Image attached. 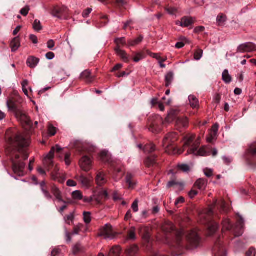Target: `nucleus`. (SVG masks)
I'll return each instance as SVG.
<instances>
[{
	"label": "nucleus",
	"mask_w": 256,
	"mask_h": 256,
	"mask_svg": "<svg viewBox=\"0 0 256 256\" xmlns=\"http://www.w3.org/2000/svg\"><path fill=\"white\" fill-rule=\"evenodd\" d=\"M178 168L184 172H188L190 170V168L187 164L178 165Z\"/></svg>",
	"instance_id": "nucleus-56"
},
{
	"label": "nucleus",
	"mask_w": 256,
	"mask_h": 256,
	"mask_svg": "<svg viewBox=\"0 0 256 256\" xmlns=\"http://www.w3.org/2000/svg\"><path fill=\"white\" fill-rule=\"evenodd\" d=\"M83 220L86 224H89L92 220L91 213L88 212H84Z\"/></svg>",
	"instance_id": "nucleus-31"
},
{
	"label": "nucleus",
	"mask_w": 256,
	"mask_h": 256,
	"mask_svg": "<svg viewBox=\"0 0 256 256\" xmlns=\"http://www.w3.org/2000/svg\"><path fill=\"white\" fill-rule=\"evenodd\" d=\"M215 256H226L225 250L222 246L216 245L214 247Z\"/></svg>",
	"instance_id": "nucleus-24"
},
{
	"label": "nucleus",
	"mask_w": 256,
	"mask_h": 256,
	"mask_svg": "<svg viewBox=\"0 0 256 256\" xmlns=\"http://www.w3.org/2000/svg\"><path fill=\"white\" fill-rule=\"evenodd\" d=\"M128 238L130 240H134L136 238V235L134 230L131 229L128 233Z\"/></svg>",
	"instance_id": "nucleus-55"
},
{
	"label": "nucleus",
	"mask_w": 256,
	"mask_h": 256,
	"mask_svg": "<svg viewBox=\"0 0 256 256\" xmlns=\"http://www.w3.org/2000/svg\"><path fill=\"white\" fill-rule=\"evenodd\" d=\"M62 148L58 145H56L55 147H52L48 154L46 156L44 160L48 163L51 164L52 160L54 158V153L56 151V153H60Z\"/></svg>",
	"instance_id": "nucleus-12"
},
{
	"label": "nucleus",
	"mask_w": 256,
	"mask_h": 256,
	"mask_svg": "<svg viewBox=\"0 0 256 256\" xmlns=\"http://www.w3.org/2000/svg\"><path fill=\"white\" fill-rule=\"evenodd\" d=\"M178 185H179L180 186V188H184V184L183 183H178V182H176L174 181H170L168 183L167 186L168 188H170V187L173 186H178Z\"/></svg>",
	"instance_id": "nucleus-44"
},
{
	"label": "nucleus",
	"mask_w": 256,
	"mask_h": 256,
	"mask_svg": "<svg viewBox=\"0 0 256 256\" xmlns=\"http://www.w3.org/2000/svg\"><path fill=\"white\" fill-rule=\"evenodd\" d=\"M194 136H188L185 138L184 146H188L194 139Z\"/></svg>",
	"instance_id": "nucleus-54"
},
{
	"label": "nucleus",
	"mask_w": 256,
	"mask_h": 256,
	"mask_svg": "<svg viewBox=\"0 0 256 256\" xmlns=\"http://www.w3.org/2000/svg\"><path fill=\"white\" fill-rule=\"evenodd\" d=\"M218 129V124H214L210 130V136L207 138L208 142H211L216 136Z\"/></svg>",
	"instance_id": "nucleus-19"
},
{
	"label": "nucleus",
	"mask_w": 256,
	"mask_h": 256,
	"mask_svg": "<svg viewBox=\"0 0 256 256\" xmlns=\"http://www.w3.org/2000/svg\"><path fill=\"white\" fill-rule=\"evenodd\" d=\"M93 197V201H94L96 204H100L101 202V196H100V194L98 196L96 195H93L92 196Z\"/></svg>",
	"instance_id": "nucleus-52"
},
{
	"label": "nucleus",
	"mask_w": 256,
	"mask_h": 256,
	"mask_svg": "<svg viewBox=\"0 0 256 256\" xmlns=\"http://www.w3.org/2000/svg\"><path fill=\"white\" fill-rule=\"evenodd\" d=\"M180 114V111L178 110L172 109L169 111L168 114L166 118L162 122L164 125L168 124L174 121L177 120Z\"/></svg>",
	"instance_id": "nucleus-7"
},
{
	"label": "nucleus",
	"mask_w": 256,
	"mask_h": 256,
	"mask_svg": "<svg viewBox=\"0 0 256 256\" xmlns=\"http://www.w3.org/2000/svg\"><path fill=\"white\" fill-rule=\"evenodd\" d=\"M226 16L223 14H220L217 16L216 20L219 24L224 22L226 20Z\"/></svg>",
	"instance_id": "nucleus-45"
},
{
	"label": "nucleus",
	"mask_w": 256,
	"mask_h": 256,
	"mask_svg": "<svg viewBox=\"0 0 256 256\" xmlns=\"http://www.w3.org/2000/svg\"><path fill=\"white\" fill-rule=\"evenodd\" d=\"M42 192L45 198L48 200H51L52 198V196L45 188H42Z\"/></svg>",
	"instance_id": "nucleus-49"
},
{
	"label": "nucleus",
	"mask_w": 256,
	"mask_h": 256,
	"mask_svg": "<svg viewBox=\"0 0 256 256\" xmlns=\"http://www.w3.org/2000/svg\"><path fill=\"white\" fill-rule=\"evenodd\" d=\"M190 104L192 108H197L198 107V100L194 95H190L188 97Z\"/></svg>",
	"instance_id": "nucleus-26"
},
{
	"label": "nucleus",
	"mask_w": 256,
	"mask_h": 256,
	"mask_svg": "<svg viewBox=\"0 0 256 256\" xmlns=\"http://www.w3.org/2000/svg\"><path fill=\"white\" fill-rule=\"evenodd\" d=\"M116 54L121 58L123 61L127 62L128 61V58L126 52L120 49L118 46H116L115 48Z\"/></svg>",
	"instance_id": "nucleus-22"
},
{
	"label": "nucleus",
	"mask_w": 256,
	"mask_h": 256,
	"mask_svg": "<svg viewBox=\"0 0 256 256\" xmlns=\"http://www.w3.org/2000/svg\"><path fill=\"white\" fill-rule=\"evenodd\" d=\"M81 77L88 81H90L92 80L91 72L88 70H84L82 72Z\"/></svg>",
	"instance_id": "nucleus-36"
},
{
	"label": "nucleus",
	"mask_w": 256,
	"mask_h": 256,
	"mask_svg": "<svg viewBox=\"0 0 256 256\" xmlns=\"http://www.w3.org/2000/svg\"><path fill=\"white\" fill-rule=\"evenodd\" d=\"M92 161L87 156H83L80 160L79 164L80 168L84 172H88L92 168Z\"/></svg>",
	"instance_id": "nucleus-10"
},
{
	"label": "nucleus",
	"mask_w": 256,
	"mask_h": 256,
	"mask_svg": "<svg viewBox=\"0 0 256 256\" xmlns=\"http://www.w3.org/2000/svg\"><path fill=\"white\" fill-rule=\"evenodd\" d=\"M188 125V122L186 117H179L177 118L175 123V126L178 130L181 128H187Z\"/></svg>",
	"instance_id": "nucleus-13"
},
{
	"label": "nucleus",
	"mask_w": 256,
	"mask_h": 256,
	"mask_svg": "<svg viewBox=\"0 0 256 256\" xmlns=\"http://www.w3.org/2000/svg\"><path fill=\"white\" fill-rule=\"evenodd\" d=\"M256 254V250L254 248H250L247 252L246 254L247 256H254Z\"/></svg>",
	"instance_id": "nucleus-53"
},
{
	"label": "nucleus",
	"mask_w": 256,
	"mask_h": 256,
	"mask_svg": "<svg viewBox=\"0 0 256 256\" xmlns=\"http://www.w3.org/2000/svg\"><path fill=\"white\" fill-rule=\"evenodd\" d=\"M65 234H66V242H70L72 240V238H71V236L72 235V233H70L66 229L65 230Z\"/></svg>",
	"instance_id": "nucleus-59"
},
{
	"label": "nucleus",
	"mask_w": 256,
	"mask_h": 256,
	"mask_svg": "<svg viewBox=\"0 0 256 256\" xmlns=\"http://www.w3.org/2000/svg\"><path fill=\"white\" fill-rule=\"evenodd\" d=\"M155 150L156 146L152 144H146L144 148V150L145 152H152Z\"/></svg>",
	"instance_id": "nucleus-35"
},
{
	"label": "nucleus",
	"mask_w": 256,
	"mask_h": 256,
	"mask_svg": "<svg viewBox=\"0 0 256 256\" xmlns=\"http://www.w3.org/2000/svg\"><path fill=\"white\" fill-rule=\"evenodd\" d=\"M142 58V56L141 54H137L134 58V61L136 62H138Z\"/></svg>",
	"instance_id": "nucleus-61"
},
{
	"label": "nucleus",
	"mask_w": 256,
	"mask_h": 256,
	"mask_svg": "<svg viewBox=\"0 0 256 256\" xmlns=\"http://www.w3.org/2000/svg\"><path fill=\"white\" fill-rule=\"evenodd\" d=\"M222 230H228L231 228V224L229 220H225L222 222Z\"/></svg>",
	"instance_id": "nucleus-40"
},
{
	"label": "nucleus",
	"mask_w": 256,
	"mask_h": 256,
	"mask_svg": "<svg viewBox=\"0 0 256 256\" xmlns=\"http://www.w3.org/2000/svg\"><path fill=\"white\" fill-rule=\"evenodd\" d=\"M92 12V8H88L86 10H85L83 12H82V16L84 18H87L90 14Z\"/></svg>",
	"instance_id": "nucleus-58"
},
{
	"label": "nucleus",
	"mask_w": 256,
	"mask_h": 256,
	"mask_svg": "<svg viewBox=\"0 0 256 256\" xmlns=\"http://www.w3.org/2000/svg\"><path fill=\"white\" fill-rule=\"evenodd\" d=\"M40 62V59L34 56H30L28 57L26 64L27 66L31 68H35Z\"/></svg>",
	"instance_id": "nucleus-16"
},
{
	"label": "nucleus",
	"mask_w": 256,
	"mask_h": 256,
	"mask_svg": "<svg viewBox=\"0 0 256 256\" xmlns=\"http://www.w3.org/2000/svg\"><path fill=\"white\" fill-rule=\"evenodd\" d=\"M116 232L113 231L112 226L110 224H106L100 230L98 235L103 236L104 239H112L115 237Z\"/></svg>",
	"instance_id": "nucleus-3"
},
{
	"label": "nucleus",
	"mask_w": 256,
	"mask_h": 256,
	"mask_svg": "<svg viewBox=\"0 0 256 256\" xmlns=\"http://www.w3.org/2000/svg\"><path fill=\"white\" fill-rule=\"evenodd\" d=\"M75 179L78 180L83 187L88 188L90 186L92 177L90 175L89 176V177H86L84 175L76 176Z\"/></svg>",
	"instance_id": "nucleus-11"
},
{
	"label": "nucleus",
	"mask_w": 256,
	"mask_h": 256,
	"mask_svg": "<svg viewBox=\"0 0 256 256\" xmlns=\"http://www.w3.org/2000/svg\"><path fill=\"white\" fill-rule=\"evenodd\" d=\"M54 46V42L53 40H49L47 42V46L50 50H52Z\"/></svg>",
	"instance_id": "nucleus-63"
},
{
	"label": "nucleus",
	"mask_w": 256,
	"mask_h": 256,
	"mask_svg": "<svg viewBox=\"0 0 256 256\" xmlns=\"http://www.w3.org/2000/svg\"><path fill=\"white\" fill-rule=\"evenodd\" d=\"M70 154L69 152L64 154V162L66 166H69L70 164Z\"/></svg>",
	"instance_id": "nucleus-48"
},
{
	"label": "nucleus",
	"mask_w": 256,
	"mask_h": 256,
	"mask_svg": "<svg viewBox=\"0 0 256 256\" xmlns=\"http://www.w3.org/2000/svg\"><path fill=\"white\" fill-rule=\"evenodd\" d=\"M156 158L155 156H151L148 157L144 161L146 166L148 167L154 166L156 164Z\"/></svg>",
	"instance_id": "nucleus-25"
},
{
	"label": "nucleus",
	"mask_w": 256,
	"mask_h": 256,
	"mask_svg": "<svg viewBox=\"0 0 256 256\" xmlns=\"http://www.w3.org/2000/svg\"><path fill=\"white\" fill-rule=\"evenodd\" d=\"M218 226L216 222H212L210 224L208 228V234L210 236L213 234L218 230Z\"/></svg>",
	"instance_id": "nucleus-32"
},
{
	"label": "nucleus",
	"mask_w": 256,
	"mask_h": 256,
	"mask_svg": "<svg viewBox=\"0 0 256 256\" xmlns=\"http://www.w3.org/2000/svg\"><path fill=\"white\" fill-rule=\"evenodd\" d=\"M82 250V246L80 244H76L72 248V253L76 254Z\"/></svg>",
	"instance_id": "nucleus-42"
},
{
	"label": "nucleus",
	"mask_w": 256,
	"mask_h": 256,
	"mask_svg": "<svg viewBox=\"0 0 256 256\" xmlns=\"http://www.w3.org/2000/svg\"><path fill=\"white\" fill-rule=\"evenodd\" d=\"M142 40L143 36H140L138 38L134 40H130L128 42V46H133L137 44H138L140 42H142Z\"/></svg>",
	"instance_id": "nucleus-27"
},
{
	"label": "nucleus",
	"mask_w": 256,
	"mask_h": 256,
	"mask_svg": "<svg viewBox=\"0 0 256 256\" xmlns=\"http://www.w3.org/2000/svg\"><path fill=\"white\" fill-rule=\"evenodd\" d=\"M138 200H136L132 205V208L134 212H137L138 210Z\"/></svg>",
	"instance_id": "nucleus-51"
},
{
	"label": "nucleus",
	"mask_w": 256,
	"mask_h": 256,
	"mask_svg": "<svg viewBox=\"0 0 256 256\" xmlns=\"http://www.w3.org/2000/svg\"><path fill=\"white\" fill-rule=\"evenodd\" d=\"M84 226L82 224H78L77 225L74 226L72 232V235H77L79 232L82 231Z\"/></svg>",
	"instance_id": "nucleus-29"
},
{
	"label": "nucleus",
	"mask_w": 256,
	"mask_h": 256,
	"mask_svg": "<svg viewBox=\"0 0 256 256\" xmlns=\"http://www.w3.org/2000/svg\"><path fill=\"white\" fill-rule=\"evenodd\" d=\"M187 240L190 244V248H196L200 242V238L195 230L191 231L186 236Z\"/></svg>",
	"instance_id": "nucleus-6"
},
{
	"label": "nucleus",
	"mask_w": 256,
	"mask_h": 256,
	"mask_svg": "<svg viewBox=\"0 0 256 256\" xmlns=\"http://www.w3.org/2000/svg\"><path fill=\"white\" fill-rule=\"evenodd\" d=\"M46 57L47 59L51 60L54 58V54L52 52H48L46 54Z\"/></svg>",
	"instance_id": "nucleus-64"
},
{
	"label": "nucleus",
	"mask_w": 256,
	"mask_h": 256,
	"mask_svg": "<svg viewBox=\"0 0 256 256\" xmlns=\"http://www.w3.org/2000/svg\"><path fill=\"white\" fill-rule=\"evenodd\" d=\"M6 136L8 138V146L6 148L8 153L14 156L16 160L19 158V156L16 154L18 150L20 152V148L23 147H27L29 146L30 141L27 137H24L21 133L16 130H9L6 132ZM25 168V164L23 162H13V170L14 172L21 176L23 175V172Z\"/></svg>",
	"instance_id": "nucleus-1"
},
{
	"label": "nucleus",
	"mask_w": 256,
	"mask_h": 256,
	"mask_svg": "<svg viewBox=\"0 0 256 256\" xmlns=\"http://www.w3.org/2000/svg\"><path fill=\"white\" fill-rule=\"evenodd\" d=\"M138 248L136 246L133 245L128 247L126 251L128 256H134L138 252Z\"/></svg>",
	"instance_id": "nucleus-21"
},
{
	"label": "nucleus",
	"mask_w": 256,
	"mask_h": 256,
	"mask_svg": "<svg viewBox=\"0 0 256 256\" xmlns=\"http://www.w3.org/2000/svg\"><path fill=\"white\" fill-rule=\"evenodd\" d=\"M165 10L170 15L176 14L178 11V8L175 7L166 8Z\"/></svg>",
	"instance_id": "nucleus-39"
},
{
	"label": "nucleus",
	"mask_w": 256,
	"mask_h": 256,
	"mask_svg": "<svg viewBox=\"0 0 256 256\" xmlns=\"http://www.w3.org/2000/svg\"><path fill=\"white\" fill-rule=\"evenodd\" d=\"M132 176H133L131 174H130V173L127 174L126 176V182L127 184H128V188H134L136 184V182H132Z\"/></svg>",
	"instance_id": "nucleus-30"
},
{
	"label": "nucleus",
	"mask_w": 256,
	"mask_h": 256,
	"mask_svg": "<svg viewBox=\"0 0 256 256\" xmlns=\"http://www.w3.org/2000/svg\"><path fill=\"white\" fill-rule=\"evenodd\" d=\"M6 106L10 111L14 113L15 116H16L18 112L21 111V110L18 108L16 104L12 99H10L7 101Z\"/></svg>",
	"instance_id": "nucleus-15"
},
{
	"label": "nucleus",
	"mask_w": 256,
	"mask_h": 256,
	"mask_svg": "<svg viewBox=\"0 0 256 256\" xmlns=\"http://www.w3.org/2000/svg\"><path fill=\"white\" fill-rule=\"evenodd\" d=\"M115 42L117 44V46L120 48V46H125L126 42L124 38H118L115 40Z\"/></svg>",
	"instance_id": "nucleus-41"
},
{
	"label": "nucleus",
	"mask_w": 256,
	"mask_h": 256,
	"mask_svg": "<svg viewBox=\"0 0 256 256\" xmlns=\"http://www.w3.org/2000/svg\"><path fill=\"white\" fill-rule=\"evenodd\" d=\"M208 184V182L206 180L203 178H200L195 183V186L196 187L200 190H205Z\"/></svg>",
	"instance_id": "nucleus-17"
},
{
	"label": "nucleus",
	"mask_w": 256,
	"mask_h": 256,
	"mask_svg": "<svg viewBox=\"0 0 256 256\" xmlns=\"http://www.w3.org/2000/svg\"><path fill=\"white\" fill-rule=\"evenodd\" d=\"M74 212H71L69 214L66 216L64 218V220L68 224H70L72 222H74Z\"/></svg>",
	"instance_id": "nucleus-34"
},
{
	"label": "nucleus",
	"mask_w": 256,
	"mask_h": 256,
	"mask_svg": "<svg viewBox=\"0 0 256 256\" xmlns=\"http://www.w3.org/2000/svg\"><path fill=\"white\" fill-rule=\"evenodd\" d=\"M203 52L202 50H198L194 54V58L196 60H200L202 57Z\"/></svg>",
	"instance_id": "nucleus-43"
},
{
	"label": "nucleus",
	"mask_w": 256,
	"mask_h": 256,
	"mask_svg": "<svg viewBox=\"0 0 256 256\" xmlns=\"http://www.w3.org/2000/svg\"><path fill=\"white\" fill-rule=\"evenodd\" d=\"M20 46V38L17 36L12 39L10 46L12 52L16 51Z\"/></svg>",
	"instance_id": "nucleus-18"
},
{
	"label": "nucleus",
	"mask_w": 256,
	"mask_h": 256,
	"mask_svg": "<svg viewBox=\"0 0 256 256\" xmlns=\"http://www.w3.org/2000/svg\"><path fill=\"white\" fill-rule=\"evenodd\" d=\"M122 248L119 246H113L110 250L109 256H120Z\"/></svg>",
	"instance_id": "nucleus-23"
},
{
	"label": "nucleus",
	"mask_w": 256,
	"mask_h": 256,
	"mask_svg": "<svg viewBox=\"0 0 256 256\" xmlns=\"http://www.w3.org/2000/svg\"><path fill=\"white\" fill-rule=\"evenodd\" d=\"M178 140V136L175 132H170L167 134L162 141V146L165 152L168 154H180L182 152L180 150L173 146V144Z\"/></svg>",
	"instance_id": "nucleus-2"
},
{
	"label": "nucleus",
	"mask_w": 256,
	"mask_h": 256,
	"mask_svg": "<svg viewBox=\"0 0 256 256\" xmlns=\"http://www.w3.org/2000/svg\"><path fill=\"white\" fill-rule=\"evenodd\" d=\"M56 128L51 125L49 126L48 128V134L51 136H53L56 134Z\"/></svg>",
	"instance_id": "nucleus-47"
},
{
	"label": "nucleus",
	"mask_w": 256,
	"mask_h": 256,
	"mask_svg": "<svg viewBox=\"0 0 256 256\" xmlns=\"http://www.w3.org/2000/svg\"><path fill=\"white\" fill-rule=\"evenodd\" d=\"M105 174L102 172H98L96 177V182L98 186H102L106 183Z\"/></svg>",
	"instance_id": "nucleus-14"
},
{
	"label": "nucleus",
	"mask_w": 256,
	"mask_h": 256,
	"mask_svg": "<svg viewBox=\"0 0 256 256\" xmlns=\"http://www.w3.org/2000/svg\"><path fill=\"white\" fill-rule=\"evenodd\" d=\"M222 80L226 84H228L232 81V78L228 70H224L222 74Z\"/></svg>",
	"instance_id": "nucleus-33"
},
{
	"label": "nucleus",
	"mask_w": 256,
	"mask_h": 256,
	"mask_svg": "<svg viewBox=\"0 0 256 256\" xmlns=\"http://www.w3.org/2000/svg\"><path fill=\"white\" fill-rule=\"evenodd\" d=\"M33 28L36 31H40L42 29V26L40 20H36L33 24Z\"/></svg>",
	"instance_id": "nucleus-38"
},
{
	"label": "nucleus",
	"mask_w": 256,
	"mask_h": 256,
	"mask_svg": "<svg viewBox=\"0 0 256 256\" xmlns=\"http://www.w3.org/2000/svg\"><path fill=\"white\" fill-rule=\"evenodd\" d=\"M72 196L74 199L80 200L82 199V195L80 190H76L72 192Z\"/></svg>",
	"instance_id": "nucleus-37"
},
{
	"label": "nucleus",
	"mask_w": 256,
	"mask_h": 256,
	"mask_svg": "<svg viewBox=\"0 0 256 256\" xmlns=\"http://www.w3.org/2000/svg\"><path fill=\"white\" fill-rule=\"evenodd\" d=\"M61 250L58 248L54 249L51 252V256H62Z\"/></svg>",
	"instance_id": "nucleus-46"
},
{
	"label": "nucleus",
	"mask_w": 256,
	"mask_h": 256,
	"mask_svg": "<svg viewBox=\"0 0 256 256\" xmlns=\"http://www.w3.org/2000/svg\"><path fill=\"white\" fill-rule=\"evenodd\" d=\"M51 192L56 198L59 201L62 202V198L61 196V192L57 186L55 185H53L52 186Z\"/></svg>",
	"instance_id": "nucleus-20"
},
{
	"label": "nucleus",
	"mask_w": 256,
	"mask_h": 256,
	"mask_svg": "<svg viewBox=\"0 0 256 256\" xmlns=\"http://www.w3.org/2000/svg\"><path fill=\"white\" fill-rule=\"evenodd\" d=\"M248 152L252 156H256V147L251 146L248 150Z\"/></svg>",
	"instance_id": "nucleus-60"
},
{
	"label": "nucleus",
	"mask_w": 256,
	"mask_h": 256,
	"mask_svg": "<svg viewBox=\"0 0 256 256\" xmlns=\"http://www.w3.org/2000/svg\"><path fill=\"white\" fill-rule=\"evenodd\" d=\"M66 185L68 186L74 187L76 186V183L73 180H69L66 182Z\"/></svg>",
	"instance_id": "nucleus-62"
},
{
	"label": "nucleus",
	"mask_w": 256,
	"mask_h": 256,
	"mask_svg": "<svg viewBox=\"0 0 256 256\" xmlns=\"http://www.w3.org/2000/svg\"><path fill=\"white\" fill-rule=\"evenodd\" d=\"M256 50V46L252 42H246L240 44L238 48L237 52L244 53L246 52H251Z\"/></svg>",
	"instance_id": "nucleus-8"
},
{
	"label": "nucleus",
	"mask_w": 256,
	"mask_h": 256,
	"mask_svg": "<svg viewBox=\"0 0 256 256\" xmlns=\"http://www.w3.org/2000/svg\"><path fill=\"white\" fill-rule=\"evenodd\" d=\"M16 117L20 122L22 125L26 130H28L31 128L32 125V122L22 110L18 112Z\"/></svg>",
	"instance_id": "nucleus-4"
},
{
	"label": "nucleus",
	"mask_w": 256,
	"mask_h": 256,
	"mask_svg": "<svg viewBox=\"0 0 256 256\" xmlns=\"http://www.w3.org/2000/svg\"><path fill=\"white\" fill-rule=\"evenodd\" d=\"M174 79V74L172 72H168L165 76L166 86H168L171 84Z\"/></svg>",
	"instance_id": "nucleus-28"
},
{
	"label": "nucleus",
	"mask_w": 256,
	"mask_h": 256,
	"mask_svg": "<svg viewBox=\"0 0 256 256\" xmlns=\"http://www.w3.org/2000/svg\"><path fill=\"white\" fill-rule=\"evenodd\" d=\"M30 10V9L28 6H26L24 8L20 10V13L22 16H26L28 14Z\"/></svg>",
	"instance_id": "nucleus-50"
},
{
	"label": "nucleus",
	"mask_w": 256,
	"mask_h": 256,
	"mask_svg": "<svg viewBox=\"0 0 256 256\" xmlns=\"http://www.w3.org/2000/svg\"><path fill=\"white\" fill-rule=\"evenodd\" d=\"M200 140L198 139L196 142V144H194L192 146V147L188 150V154H193L196 156H208V152L206 150V148L204 146H202L198 150L197 144H200Z\"/></svg>",
	"instance_id": "nucleus-5"
},
{
	"label": "nucleus",
	"mask_w": 256,
	"mask_h": 256,
	"mask_svg": "<svg viewBox=\"0 0 256 256\" xmlns=\"http://www.w3.org/2000/svg\"><path fill=\"white\" fill-rule=\"evenodd\" d=\"M196 22V18L190 16H184L180 20L176 22V24L181 27H188L192 26Z\"/></svg>",
	"instance_id": "nucleus-9"
},
{
	"label": "nucleus",
	"mask_w": 256,
	"mask_h": 256,
	"mask_svg": "<svg viewBox=\"0 0 256 256\" xmlns=\"http://www.w3.org/2000/svg\"><path fill=\"white\" fill-rule=\"evenodd\" d=\"M204 173L206 176L210 177L212 176L213 172L212 169L206 168L204 170Z\"/></svg>",
	"instance_id": "nucleus-57"
}]
</instances>
